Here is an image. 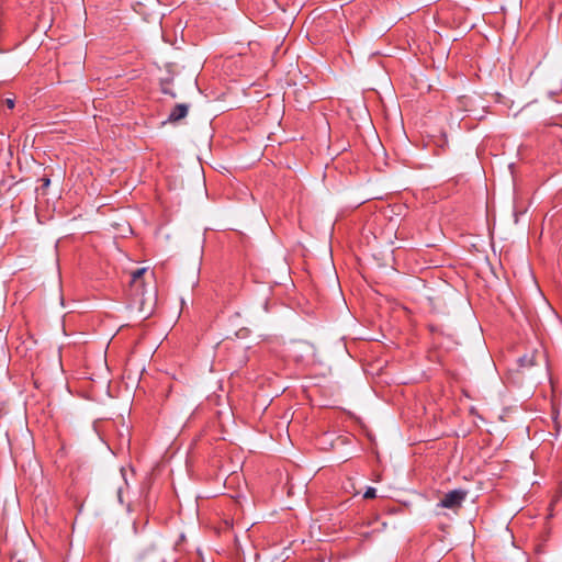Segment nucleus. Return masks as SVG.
<instances>
[{"mask_svg": "<svg viewBox=\"0 0 562 562\" xmlns=\"http://www.w3.org/2000/svg\"><path fill=\"white\" fill-rule=\"evenodd\" d=\"M8 108L12 109L14 106V102L12 100L7 101Z\"/></svg>", "mask_w": 562, "mask_h": 562, "instance_id": "nucleus-7", "label": "nucleus"}, {"mask_svg": "<svg viewBox=\"0 0 562 562\" xmlns=\"http://www.w3.org/2000/svg\"><path fill=\"white\" fill-rule=\"evenodd\" d=\"M188 112H189L188 104H184V103L176 104L169 113L168 121L171 123L178 122V121L184 119L188 115Z\"/></svg>", "mask_w": 562, "mask_h": 562, "instance_id": "nucleus-2", "label": "nucleus"}, {"mask_svg": "<svg viewBox=\"0 0 562 562\" xmlns=\"http://www.w3.org/2000/svg\"><path fill=\"white\" fill-rule=\"evenodd\" d=\"M467 491L457 488L450 491L443 495L440 502L437 504L438 507L457 510L462 506V503L467 498Z\"/></svg>", "mask_w": 562, "mask_h": 562, "instance_id": "nucleus-1", "label": "nucleus"}, {"mask_svg": "<svg viewBox=\"0 0 562 562\" xmlns=\"http://www.w3.org/2000/svg\"><path fill=\"white\" fill-rule=\"evenodd\" d=\"M147 272V268H139L132 272L131 274V285L135 291H140L143 289V276Z\"/></svg>", "mask_w": 562, "mask_h": 562, "instance_id": "nucleus-3", "label": "nucleus"}, {"mask_svg": "<svg viewBox=\"0 0 562 562\" xmlns=\"http://www.w3.org/2000/svg\"><path fill=\"white\" fill-rule=\"evenodd\" d=\"M376 496V490L374 487H368L364 492V498H374Z\"/></svg>", "mask_w": 562, "mask_h": 562, "instance_id": "nucleus-5", "label": "nucleus"}, {"mask_svg": "<svg viewBox=\"0 0 562 562\" xmlns=\"http://www.w3.org/2000/svg\"><path fill=\"white\" fill-rule=\"evenodd\" d=\"M41 182H42V187L38 190H41L42 193L44 194L50 184V179L48 176H44L43 178H41Z\"/></svg>", "mask_w": 562, "mask_h": 562, "instance_id": "nucleus-4", "label": "nucleus"}, {"mask_svg": "<svg viewBox=\"0 0 562 562\" xmlns=\"http://www.w3.org/2000/svg\"><path fill=\"white\" fill-rule=\"evenodd\" d=\"M519 362H520V366H521V367L533 366V361H532V359H529V358H527L526 356H525V357H521V358L519 359Z\"/></svg>", "mask_w": 562, "mask_h": 562, "instance_id": "nucleus-6", "label": "nucleus"}]
</instances>
